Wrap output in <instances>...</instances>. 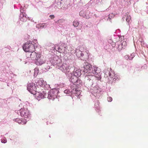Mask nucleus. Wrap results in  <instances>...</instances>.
I'll use <instances>...</instances> for the list:
<instances>
[{
  "label": "nucleus",
  "instance_id": "nucleus-1",
  "mask_svg": "<svg viewBox=\"0 0 148 148\" xmlns=\"http://www.w3.org/2000/svg\"><path fill=\"white\" fill-rule=\"evenodd\" d=\"M27 43L24 44L23 46V49L26 52H32L34 51L35 49L34 46L32 44L31 42H29V43Z\"/></svg>",
  "mask_w": 148,
  "mask_h": 148
},
{
  "label": "nucleus",
  "instance_id": "nucleus-2",
  "mask_svg": "<svg viewBox=\"0 0 148 148\" xmlns=\"http://www.w3.org/2000/svg\"><path fill=\"white\" fill-rule=\"evenodd\" d=\"M77 77L73 76H72L71 78V82L73 83V84L71 86V88L73 91L76 92L78 86H77Z\"/></svg>",
  "mask_w": 148,
  "mask_h": 148
},
{
  "label": "nucleus",
  "instance_id": "nucleus-3",
  "mask_svg": "<svg viewBox=\"0 0 148 148\" xmlns=\"http://www.w3.org/2000/svg\"><path fill=\"white\" fill-rule=\"evenodd\" d=\"M27 90L31 93L34 95L36 91V86L35 84L31 83L27 85Z\"/></svg>",
  "mask_w": 148,
  "mask_h": 148
},
{
  "label": "nucleus",
  "instance_id": "nucleus-4",
  "mask_svg": "<svg viewBox=\"0 0 148 148\" xmlns=\"http://www.w3.org/2000/svg\"><path fill=\"white\" fill-rule=\"evenodd\" d=\"M45 62V58L43 56L40 54L38 55V56L35 61L36 64L38 65H40L44 63Z\"/></svg>",
  "mask_w": 148,
  "mask_h": 148
},
{
  "label": "nucleus",
  "instance_id": "nucleus-5",
  "mask_svg": "<svg viewBox=\"0 0 148 148\" xmlns=\"http://www.w3.org/2000/svg\"><path fill=\"white\" fill-rule=\"evenodd\" d=\"M92 66L88 63L87 62H85L84 63V72L87 73L88 75L90 74L89 72H91Z\"/></svg>",
  "mask_w": 148,
  "mask_h": 148
},
{
  "label": "nucleus",
  "instance_id": "nucleus-6",
  "mask_svg": "<svg viewBox=\"0 0 148 148\" xmlns=\"http://www.w3.org/2000/svg\"><path fill=\"white\" fill-rule=\"evenodd\" d=\"M109 75L110 78H111L112 79H113V80L114 81H115L118 79V75L117 74H115L112 71L109 72Z\"/></svg>",
  "mask_w": 148,
  "mask_h": 148
},
{
  "label": "nucleus",
  "instance_id": "nucleus-7",
  "mask_svg": "<svg viewBox=\"0 0 148 148\" xmlns=\"http://www.w3.org/2000/svg\"><path fill=\"white\" fill-rule=\"evenodd\" d=\"M100 72V69L98 67H94V72H93L91 71V72H89L90 74L88 75V76H93L94 75H96L97 74L99 73Z\"/></svg>",
  "mask_w": 148,
  "mask_h": 148
},
{
  "label": "nucleus",
  "instance_id": "nucleus-8",
  "mask_svg": "<svg viewBox=\"0 0 148 148\" xmlns=\"http://www.w3.org/2000/svg\"><path fill=\"white\" fill-rule=\"evenodd\" d=\"M31 53H31V58L32 60H36L38 56V55H39V54L36 52H33V51Z\"/></svg>",
  "mask_w": 148,
  "mask_h": 148
},
{
  "label": "nucleus",
  "instance_id": "nucleus-9",
  "mask_svg": "<svg viewBox=\"0 0 148 148\" xmlns=\"http://www.w3.org/2000/svg\"><path fill=\"white\" fill-rule=\"evenodd\" d=\"M34 95H36V98L38 100L43 97L44 96L42 93H39L38 92H36V93Z\"/></svg>",
  "mask_w": 148,
  "mask_h": 148
},
{
  "label": "nucleus",
  "instance_id": "nucleus-10",
  "mask_svg": "<svg viewBox=\"0 0 148 148\" xmlns=\"http://www.w3.org/2000/svg\"><path fill=\"white\" fill-rule=\"evenodd\" d=\"M47 25L45 23H42L36 25V27L38 28L42 29L44 27H46Z\"/></svg>",
  "mask_w": 148,
  "mask_h": 148
},
{
  "label": "nucleus",
  "instance_id": "nucleus-11",
  "mask_svg": "<svg viewBox=\"0 0 148 148\" xmlns=\"http://www.w3.org/2000/svg\"><path fill=\"white\" fill-rule=\"evenodd\" d=\"M73 74L74 76H75L77 77H78L81 75V73L80 71L79 70H76L73 73Z\"/></svg>",
  "mask_w": 148,
  "mask_h": 148
},
{
  "label": "nucleus",
  "instance_id": "nucleus-12",
  "mask_svg": "<svg viewBox=\"0 0 148 148\" xmlns=\"http://www.w3.org/2000/svg\"><path fill=\"white\" fill-rule=\"evenodd\" d=\"M20 111V114L22 116L27 115V111L25 110L21 109Z\"/></svg>",
  "mask_w": 148,
  "mask_h": 148
},
{
  "label": "nucleus",
  "instance_id": "nucleus-13",
  "mask_svg": "<svg viewBox=\"0 0 148 148\" xmlns=\"http://www.w3.org/2000/svg\"><path fill=\"white\" fill-rule=\"evenodd\" d=\"M79 50L81 52H84L85 51V52H86V53L88 54V53L89 51L88 50H86V48L83 46H81L79 48Z\"/></svg>",
  "mask_w": 148,
  "mask_h": 148
},
{
  "label": "nucleus",
  "instance_id": "nucleus-14",
  "mask_svg": "<svg viewBox=\"0 0 148 148\" xmlns=\"http://www.w3.org/2000/svg\"><path fill=\"white\" fill-rule=\"evenodd\" d=\"M90 12L87 11L85 12L84 18L87 19H89L90 18Z\"/></svg>",
  "mask_w": 148,
  "mask_h": 148
},
{
  "label": "nucleus",
  "instance_id": "nucleus-15",
  "mask_svg": "<svg viewBox=\"0 0 148 148\" xmlns=\"http://www.w3.org/2000/svg\"><path fill=\"white\" fill-rule=\"evenodd\" d=\"M79 23L77 20H75L73 22V25L75 27H77L79 25Z\"/></svg>",
  "mask_w": 148,
  "mask_h": 148
},
{
  "label": "nucleus",
  "instance_id": "nucleus-16",
  "mask_svg": "<svg viewBox=\"0 0 148 148\" xmlns=\"http://www.w3.org/2000/svg\"><path fill=\"white\" fill-rule=\"evenodd\" d=\"M62 67L63 69L66 70H68L69 68V66L66 64H63Z\"/></svg>",
  "mask_w": 148,
  "mask_h": 148
},
{
  "label": "nucleus",
  "instance_id": "nucleus-17",
  "mask_svg": "<svg viewBox=\"0 0 148 148\" xmlns=\"http://www.w3.org/2000/svg\"><path fill=\"white\" fill-rule=\"evenodd\" d=\"M64 21V20L63 19H62L59 20L57 21L56 22V23L60 25H62V23H63Z\"/></svg>",
  "mask_w": 148,
  "mask_h": 148
},
{
  "label": "nucleus",
  "instance_id": "nucleus-18",
  "mask_svg": "<svg viewBox=\"0 0 148 148\" xmlns=\"http://www.w3.org/2000/svg\"><path fill=\"white\" fill-rule=\"evenodd\" d=\"M85 14V12H84L83 11H80L79 13V15L82 16L84 18V15Z\"/></svg>",
  "mask_w": 148,
  "mask_h": 148
},
{
  "label": "nucleus",
  "instance_id": "nucleus-19",
  "mask_svg": "<svg viewBox=\"0 0 148 148\" xmlns=\"http://www.w3.org/2000/svg\"><path fill=\"white\" fill-rule=\"evenodd\" d=\"M27 52L26 53V56L27 58H29V57H30L31 58V52Z\"/></svg>",
  "mask_w": 148,
  "mask_h": 148
},
{
  "label": "nucleus",
  "instance_id": "nucleus-20",
  "mask_svg": "<svg viewBox=\"0 0 148 148\" xmlns=\"http://www.w3.org/2000/svg\"><path fill=\"white\" fill-rule=\"evenodd\" d=\"M43 82V79H39V80L38 81V83L39 84L40 86H41L42 85V84Z\"/></svg>",
  "mask_w": 148,
  "mask_h": 148
},
{
  "label": "nucleus",
  "instance_id": "nucleus-21",
  "mask_svg": "<svg viewBox=\"0 0 148 148\" xmlns=\"http://www.w3.org/2000/svg\"><path fill=\"white\" fill-rule=\"evenodd\" d=\"M114 14L113 13H111L109 15V18L110 19H111V18H113L114 16Z\"/></svg>",
  "mask_w": 148,
  "mask_h": 148
},
{
  "label": "nucleus",
  "instance_id": "nucleus-22",
  "mask_svg": "<svg viewBox=\"0 0 148 148\" xmlns=\"http://www.w3.org/2000/svg\"><path fill=\"white\" fill-rule=\"evenodd\" d=\"M51 93L50 92V94L48 95V98L49 99H54L55 98V96H52V95H51Z\"/></svg>",
  "mask_w": 148,
  "mask_h": 148
},
{
  "label": "nucleus",
  "instance_id": "nucleus-23",
  "mask_svg": "<svg viewBox=\"0 0 148 148\" xmlns=\"http://www.w3.org/2000/svg\"><path fill=\"white\" fill-rule=\"evenodd\" d=\"M131 20V16L130 15L127 16L126 17V20L127 21H128V22H130V21Z\"/></svg>",
  "mask_w": 148,
  "mask_h": 148
},
{
  "label": "nucleus",
  "instance_id": "nucleus-24",
  "mask_svg": "<svg viewBox=\"0 0 148 148\" xmlns=\"http://www.w3.org/2000/svg\"><path fill=\"white\" fill-rule=\"evenodd\" d=\"M58 51L60 53L64 52V51L62 50L61 48L60 47H58Z\"/></svg>",
  "mask_w": 148,
  "mask_h": 148
},
{
  "label": "nucleus",
  "instance_id": "nucleus-25",
  "mask_svg": "<svg viewBox=\"0 0 148 148\" xmlns=\"http://www.w3.org/2000/svg\"><path fill=\"white\" fill-rule=\"evenodd\" d=\"M15 121L16 122L19 124H20L22 123V121L18 119H16Z\"/></svg>",
  "mask_w": 148,
  "mask_h": 148
},
{
  "label": "nucleus",
  "instance_id": "nucleus-26",
  "mask_svg": "<svg viewBox=\"0 0 148 148\" xmlns=\"http://www.w3.org/2000/svg\"><path fill=\"white\" fill-rule=\"evenodd\" d=\"M107 100L108 101L111 102L112 100V98L111 97H108L107 98Z\"/></svg>",
  "mask_w": 148,
  "mask_h": 148
},
{
  "label": "nucleus",
  "instance_id": "nucleus-27",
  "mask_svg": "<svg viewBox=\"0 0 148 148\" xmlns=\"http://www.w3.org/2000/svg\"><path fill=\"white\" fill-rule=\"evenodd\" d=\"M126 42L125 41H123L122 43V46L123 45L124 46H125L126 45Z\"/></svg>",
  "mask_w": 148,
  "mask_h": 148
},
{
  "label": "nucleus",
  "instance_id": "nucleus-28",
  "mask_svg": "<svg viewBox=\"0 0 148 148\" xmlns=\"http://www.w3.org/2000/svg\"><path fill=\"white\" fill-rule=\"evenodd\" d=\"M49 17L52 19L55 18V16L53 15H51L49 16Z\"/></svg>",
  "mask_w": 148,
  "mask_h": 148
},
{
  "label": "nucleus",
  "instance_id": "nucleus-29",
  "mask_svg": "<svg viewBox=\"0 0 148 148\" xmlns=\"http://www.w3.org/2000/svg\"><path fill=\"white\" fill-rule=\"evenodd\" d=\"M1 142H2V140ZM6 141L5 142H3V143H6Z\"/></svg>",
  "mask_w": 148,
  "mask_h": 148
},
{
  "label": "nucleus",
  "instance_id": "nucleus-30",
  "mask_svg": "<svg viewBox=\"0 0 148 148\" xmlns=\"http://www.w3.org/2000/svg\"><path fill=\"white\" fill-rule=\"evenodd\" d=\"M147 48H148V46L147 47Z\"/></svg>",
  "mask_w": 148,
  "mask_h": 148
}]
</instances>
